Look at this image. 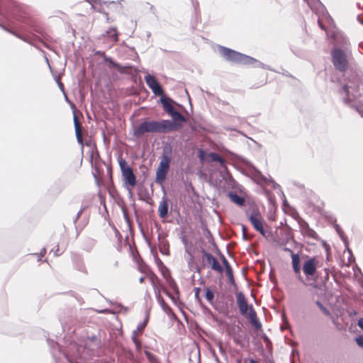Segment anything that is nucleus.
Here are the masks:
<instances>
[{"instance_id":"nucleus-1","label":"nucleus","mask_w":363,"mask_h":363,"mask_svg":"<svg viewBox=\"0 0 363 363\" xmlns=\"http://www.w3.org/2000/svg\"><path fill=\"white\" fill-rule=\"evenodd\" d=\"M28 8L14 1L4 2L0 6V27L23 41L35 47L38 40L35 34H42L43 29L28 13Z\"/></svg>"},{"instance_id":"nucleus-2","label":"nucleus","mask_w":363,"mask_h":363,"mask_svg":"<svg viewBox=\"0 0 363 363\" xmlns=\"http://www.w3.org/2000/svg\"><path fill=\"white\" fill-rule=\"evenodd\" d=\"M341 95H344L343 102L352 107L363 118V80L357 77L349 79L339 90Z\"/></svg>"},{"instance_id":"nucleus-3","label":"nucleus","mask_w":363,"mask_h":363,"mask_svg":"<svg viewBox=\"0 0 363 363\" xmlns=\"http://www.w3.org/2000/svg\"><path fill=\"white\" fill-rule=\"evenodd\" d=\"M182 127V123L169 119L160 121L145 120L134 128L133 136L140 138L145 133H168Z\"/></svg>"},{"instance_id":"nucleus-4","label":"nucleus","mask_w":363,"mask_h":363,"mask_svg":"<svg viewBox=\"0 0 363 363\" xmlns=\"http://www.w3.org/2000/svg\"><path fill=\"white\" fill-rule=\"evenodd\" d=\"M218 52L225 60L238 65H245L255 61V58L223 45H218Z\"/></svg>"},{"instance_id":"nucleus-5","label":"nucleus","mask_w":363,"mask_h":363,"mask_svg":"<svg viewBox=\"0 0 363 363\" xmlns=\"http://www.w3.org/2000/svg\"><path fill=\"white\" fill-rule=\"evenodd\" d=\"M172 159V149L168 150L164 147L162 152V157L160 162L159 166L156 171L155 182L159 184H162L167 178V173L169 170L170 162Z\"/></svg>"},{"instance_id":"nucleus-6","label":"nucleus","mask_w":363,"mask_h":363,"mask_svg":"<svg viewBox=\"0 0 363 363\" xmlns=\"http://www.w3.org/2000/svg\"><path fill=\"white\" fill-rule=\"evenodd\" d=\"M350 51L342 50L339 48H333L330 52L332 62L335 68L340 72H345L349 65L348 57Z\"/></svg>"},{"instance_id":"nucleus-7","label":"nucleus","mask_w":363,"mask_h":363,"mask_svg":"<svg viewBox=\"0 0 363 363\" xmlns=\"http://www.w3.org/2000/svg\"><path fill=\"white\" fill-rule=\"evenodd\" d=\"M118 164L124 182L130 186H135L137 181L133 169L128 164L125 160L121 157L118 160Z\"/></svg>"},{"instance_id":"nucleus-8","label":"nucleus","mask_w":363,"mask_h":363,"mask_svg":"<svg viewBox=\"0 0 363 363\" xmlns=\"http://www.w3.org/2000/svg\"><path fill=\"white\" fill-rule=\"evenodd\" d=\"M307 3L313 12L320 15L323 20H325L329 24L333 23L332 17L328 13L325 6L320 0H311V1H307Z\"/></svg>"},{"instance_id":"nucleus-9","label":"nucleus","mask_w":363,"mask_h":363,"mask_svg":"<svg viewBox=\"0 0 363 363\" xmlns=\"http://www.w3.org/2000/svg\"><path fill=\"white\" fill-rule=\"evenodd\" d=\"M249 220L254 228L262 236L267 237L266 231L263 227V219L257 211H253L249 216Z\"/></svg>"},{"instance_id":"nucleus-10","label":"nucleus","mask_w":363,"mask_h":363,"mask_svg":"<svg viewBox=\"0 0 363 363\" xmlns=\"http://www.w3.org/2000/svg\"><path fill=\"white\" fill-rule=\"evenodd\" d=\"M145 81L155 95L162 96L164 94V90L162 86L153 75H151L150 74L145 75Z\"/></svg>"},{"instance_id":"nucleus-11","label":"nucleus","mask_w":363,"mask_h":363,"mask_svg":"<svg viewBox=\"0 0 363 363\" xmlns=\"http://www.w3.org/2000/svg\"><path fill=\"white\" fill-rule=\"evenodd\" d=\"M318 261L315 257H311L303 264V272L307 279L312 278L317 271Z\"/></svg>"},{"instance_id":"nucleus-12","label":"nucleus","mask_w":363,"mask_h":363,"mask_svg":"<svg viewBox=\"0 0 363 363\" xmlns=\"http://www.w3.org/2000/svg\"><path fill=\"white\" fill-rule=\"evenodd\" d=\"M201 252L202 253L203 257L206 259L207 263L211 266V269L220 274L223 273V267L211 253L207 252L204 249H201Z\"/></svg>"},{"instance_id":"nucleus-13","label":"nucleus","mask_w":363,"mask_h":363,"mask_svg":"<svg viewBox=\"0 0 363 363\" xmlns=\"http://www.w3.org/2000/svg\"><path fill=\"white\" fill-rule=\"evenodd\" d=\"M301 233L303 235L310 238L314 240H318L319 238L315 231L310 228L308 223L304 220L298 221Z\"/></svg>"},{"instance_id":"nucleus-14","label":"nucleus","mask_w":363,"mask_h":363,"mask_svg":"<svg viewBox=\"0 0 363 363\" xmlns=\"http://www.w3.org/2000/svg\"><path fill=\"white\" fill-rule=\"evenodd\" d=\"M335 43L333 48H339L342 50H350V42L348 38L341 33L334 35Z\"/></svg>"},{"instance_id":"nucleus-15","label":"nucleus","mask_w":363,"mask_h":363,"mask_svg":"<svg viewBox=\"0 0 363 363\" xmlns=\"http://www.w3.org/2000/svg\"><path fill=\"white\" fill-rule=\"evenodd\" d=\"M236 301L240 313L242 315H246L250 306H248L247 298L242 291L236 294Z\"/></svg>"},{"instance_id":"nucleus-16","label":"nucleus","mask_w":363,"mask_h":363,"mask_svg":"<svg viewBox=\"0 0 363 363\" xmlns=\"http://www.w3.org/2000/svg\"><path fill=\"white\" fill-rule=\"evenodd\" d=\"M96 54L103 56L104 60L109 63L108 66L110 68H116L120 72V73L125 72L124 67L121 65L117 62H115L114 60H113V59L111 57L106 56L104 52L98 51V52H96Z\"/></svg>"},{"instance_id":"nucleus-17","label":"nucleus","mask_w":363,"mask_h":363,"mask_svg":"<svg viewBox=\"0 0 363 363\" xmlns=\"http://www.w3.org/2000/svg\"><path fill=\"white\" fill-rule=\"evenodd\" d=\"M252 179L259 185L267 184L269 182H272V179H269L257 169H255L252 172Z\"/></svg>"},{"instance_id":"nucleus-18","label":"nucleus","mask_w":363,"mask_h":363,"mask_svg":"<svg viewBox=\"0 0 363 363\" xmlns=\"http://www.w3.org/2000/svg\"><path fill=\"white\" fill-rule=\"evenodd\" d=\"M291 259H292V261H291L292 267H293L294 272L296 274L300 275L301 267V259H300L299 255L291 252ZM298 279L300 281H303V279L301 277V276L298 277Z\"/></svg>"},{"instance_id":"nucleus-19","label":"nucleus","mask_w":363,"mask_h":363,"mask_svg":"<svg viewBox=\"0 0 363 363\" xmlns=\"http://www.w3.org/2000/svg\"><path fill=\"white\" fill-rule=\"evenodd\" d=\"M168 200L163 196L158 207V213L161 218H166L168 216Z\"/></svg>"},{"instance_id":"nucleus-20","label":"nucleus","mask_w":363,"mask_h":363,"mask_svg":"<svg viewBox=\"0 0 363 363\" xmlns=\"http://www.w3.org/2000/svg\"><path fill=\"white\" fill-rule=\"evenodd\" d=\"M160 103L162 104L163 110L167 113L169 114L174 109V107L172 105V100L165 95H162L160 99Z\"/></svg>"},{"instance_id":"nucleus-21","label":"nucleus","mask_w":363,"mask_h":363,"mask_svg":"<svg viewBox=\"0 0 363 363\" xmlns=\"http://www.w3.org/2000/svg\"><path fill=\"white\" fill-rule=\"evenodd\" d=\"M248 318L250 323L255 327V328L257 330L261 328L262 324L257 319V313L252 305L249 307Z\"/></svg>"},{"instance_id":"nucleus-22","label":"nucleus","mask_w":363,"mask_h":363,"mask_svg":"<svg viewBox=\"0 0 363 363\" xmlns=\"http://www.w3.org/2000/svg\"><path fill=\"white\" fill-rule=\"evenodd\" d=\"M155 296L157 302L160 303L161 308L167 315L172 313V308L165 303L164 298L161 296L160 291H156Z\"/></svg>"},{"instance_id":"nucleus-23","label":"nucleus","mask_w":363,"mask_h":363,"mask_svg":"<svg viewBox=\"0 0 363 363\" xmlns=\"http://www.w3.org/2000/svg\"><path fill=\"white\" fill-rule=\"evenodd\" d=\"M228 197L230 199L239 206H242L245 203V199L244 197L239 196L238 194L235 192L230 191L228 194Z\"/></svg>"},{"instance_id":"nucleus-24","label":"nucleus","mask_w":363,"mask_h":363,"mask_svg":"<svg viewBox=\"0 0 363 363\" xmlns=\"http://www.w3.org/2000/svg\"><path fill=\"white\" fill-rule=\"evenodd\" d=\"M158 240H159V249L160 252L165 255H169V243L167 240L162 239L161 235H158Z\"/></svg>"},{"instance_id":"nucleus-25","label":"nucleus","mask_w":363,"mask_h":363,"mask_svg":"<svg viewBox=\"0 0 363 363\" xmlns=\"http://www.w3.org/2000/svg\"><path fill=\"white\" fill-rule=\"evenodd\" d=\"M168 115L172 117V121L177 122L179 123H181V122H186V117H184L180 112H179L175 108Z\"/></svg>"},{"instance_id":"nucleus-26","label":"nucleus","mask_w":363,"mask_h":363,"mask_svg":"<svg viewBox=\"0 0 363 363\" xmlns=\"http://www.w3.org/2000/svg\"><path fill=\"white\" fill-rule=\"evenodd\" d=\"M209 157L212 161L219 162L221 167H223V168L226 167L225 160L223 157H222L219 154H218L216 152H211L209 154Z\"/></svg>"},{"instance_id":"nucleus-27","label":"nucleus","mask_w":363,"mask_h":363,"mask_svg":"<svg viewBox=\"0 0 363 363\" xmlns=\"http://www.w3.org/2000/svg\"><path fill=\"white\" fill-rule=\"evenodd\" d=\"M166 283L169 286V288L172 289L173 292L176 295H179V287L175 281V280L172 277H167Z\"/></svg>"},{"instance_id":"nucleus-28","label":"nucleus","mask_w":363,"mask_h":363,"mask_svg":"<svg viewBox=\"0 0 363 363\" xmlns=\"http://www.w3.org/2000/svg\"><path fill=\"white\" fill-rule=\"evenodd\" d=\"M335 228L336 232L338 233V235L341 238V239L343 240L344 244L345 245V246H346V247L347 249V251L350 253V256L354 259V257L352 256V250L348 248L347 241L346 238L344 236V234H343V232H342L341 228L340 227V225H335Z\"/></svg>"},{"instance_id":"nucleus-29","label":"nucleus","mask_w":363,"mask_h":363,"mask_svg":"<svg viewBox=\"0 0 363 363\" xmlns=\"http://www.w3.org/2000/svg\"><path fill=\"white\" fill-rule=\"evenodd\" d=\"M144 353L150 363H160L158 358L150 352L145 350Z\"/></svg>"},{"instance_id":"nucleus-30","label":"nucleus","mask_w":363,"mask_h":363,"mask_svg":"<svg viewBox=\"0 0 363 363\" xmlns=\"http://www.w3.org/2000/svg\"><path fill=\"white\" fill-rule=\"evenodd\" d=\"M320 277L323 284H325L329 279V270L327 268L324 269V276L322 277V273L318 272L316 274V278Z\"/></svg>"},{"instance_id":"nucleus-31","label":"nucleus","mask_w":363,"mask_h":363,"mask_svg":"<svg viewBox=\"0 0 363 363\" xmlns=\"http://www.w3.org/2000/svg\"><path fill=\"white\" fill-rule=\"evenodd\" d=\"M245 65H252L255 67H260L264 69L271 70L270 67L268 65H264V63L257 60L256 59H255V61L251 62L250 63H245Z\"/></svg>"},{"instance_id":"nucleus-32","label":"nucleus","mask_w":363,"mask_h":363,"mask_svg":"<svg viewBox=\"0 0 363 363\" xmlns=\"http://www.w3.org/2000/svg\"><path fill=\"white\" fill-rule=\"evenodd\" d=\"M106 33L109 37L113 38L114 42H117L118 40V33L116 28H110L106 31Z\"/></svg>"},{"instance_id":"nucleus-33","label":"nucleus","mask_w":363,"mask_h":363,"mask_svg":"<svg viewBox=\"0 0 363 363\" xmlns=\"http://www.w3.org/2000/svg\"><path fill=\"white\" fill-rule=\"evenodd\" d=\"M135 335H136V331H134L133 335L132 336V340L135 344L136 351L138 352H140L142 351V345H141V342L136 338Z\"/></svg>"},{"instance_id":"nucleus-34","label":"nucleus","mask_w":363,"mask_h":363,"mask_svg":"<svg viewBox=\"0 0 363 363\" xmlns=\"http://www.w3.org/2000/svg\"><path fill=\"white\" fill-rule=\"evenodd\" d=\"M225 273H226V276L228 278L229 282L232 285L235 286V279H234L233 272L232 267L229 268V269L228 268L227 269H225Z\"/></svg>"},{"instance_id":"nucleus-35","label":"nucleus","mask_w":363,"mask_h":363,"mask_svg":"<svg viewBox=\"0 0 363 363\" xmlns=\"http://www.w3.org/2000/svg\"><path fill=\"white\" fill-rule=\"evenodd\" d=\"M205 290H206L205 297H206V300L209 303H212V301H213V300L214 298V293H213V291L211 289H209V288H206Z\"/></svg>"},{"instance_id":"nucleus-36","label":"nucleus","mask_w":363,"mask_h":363,"mask_svg":"<svg viewBox=\"0 0 363 363\" xmlns=\"http://www.w3.org/2000/svg\"><path fill=\"white\" fill-rule=\"evenodd\" d=\"M315 304L318 306V308L322 311V312L327 316H330L331 313L325 306L323 305V303L320 301H316Z\"/></svg>"},{"instance_id":"nucleus-37","label":"nucleus","mask_w":363,"mask_h":363,"mask_svg":"<svg viewBox=\"0 0 363 363\" xmlns=\"http://www.w3.org/2000/svg\"><path fill=\"white\" fill-rule=\"evenodd\" d=\"M75 267L78 271H80L82 272H86L85 265L81 260H79L77 262H76Z\"/></svg>"},{"instance_id":"nucleus-38","label":"nucleus","mask_w":363,"mask_h":363,"mask_svg":"<svg viewBox=\"0 0 363 363\" xmlns=\"http://www.w3.org/2000/svg\"><path fill=\"white\" fill-rule=\"evenodd\" d=\"M75 135L77 138V140L79 144H83V138L82 135V130H75Z\"/></svg>"},{"instance_id":"nucleus-39","label":"nucleus","mask_w":363,"mask_h":363,"mask_svg":"<svg viewBox=\"0 0 363 363\" xmlns=\"http://www.w3.org/2000/svg\"><path fill=\"white\" fill-rule=\"evenodd\" d=\"M86 206H82L80 210L77 212L75 218H74L73 220V223L74 225H76L77 220H79V218H80L82 213H83V211L86 209Z\"/></svg>"},{"instance_id":"nucleus-40","label":"nucleus","mask_w":363,"mask_h":363,"mask_svg":"<svg viewBox=\"0 0 363 363\" xmlns=\"http://www.w3.org/2000/svg\"><path fill=\"white\" fill-rule=\"evenodd\" d=\"M221 261H222V262H223V265H224V267H225V269H227L228 268V269H229V268H231V266H230V264H229V262H228V259H226V257H225L224 255H221Z\"/></svg>"},{"instance_id":"nucleus-41","label":"nucleus","mask_w":363,"mask_h":363,"mask_svg":"<svg viewBox=\"0 0 363 363\" xmlns=\"http://www.w3.org/2000/svg\"><path fill=\"white\" fill-rule=\"evenodd\" d=\"M179 295H176L175 294L174 295L172 294L169 298L172 301V302L175 305H177L178 303H180V302L179 301Z\"/></svg>"},{"instance_id":"nucleus-42","label":"nucleus","mask_w":363,"mask_h":363,"mask_svg":"<svg viewBox=\"0 0 363 363\" xmlns=\"http://www.w3.org/2000/svg\"><path fill=\"white\" fill-rule=\"evenodd\" d=\"M355 341L357 345L359 347L363 348V335H359L355 338Z\"/></svg>"},{"instance_id":"nucleus-43","label":"nucleus","mask_w":363,"mask_h":363,"mask_svg":"<svg viewBox=\"0 0 363 363\" xmlns=\"http://www.w3.org/2000/svg\"><path fill=\"white\" fill-rule=\"evenodd\" d=\"M161 272H162V274L163 277L165 279V280H167V277H172L169 269L165 267H164V269H162Z\"/></svg>"},{"instance_id":"nucleus-44","label":"nucleus","mask_w":363,"mask_h":363,"mask_svg":"<svg viewBox=\"0 0 363 363\" xmlns=\"http://www.w3.org/2000/svg\"><path fill=\"white\" fill-rule=\"evenodd\" d=\"M317 15H318V23L319 27H320L322 30H326V27L323 25V22H322L323 19L321 18L320 15H319V14H317Z\"/></svg>"},{"instance_id":"nucleus-45","label":"nucleus","mask_w":363,"mask_h":363,"mask_svg":"<svg viewBox=\"0 0 363 363\" xmlns=\"http://www.w3.org/2000/svg\"><path fill=\"white\" fill-rule=\"evenodd\" d=\"M46 248L45 247H43L40 252V253H34L33 255L37 256V257H43L45 256V255L46 254Z\"/></svg>"},{"instance_id":"nucleus-46","label":"nucleus","mask_w":363,"mask_h":363,"mask_svg":"<svg viewBox=\"0 0 363 363\" xmlns=\"http://www.w3.org/2000/svg\"><path fill=\"white\" fill-rule=\"evenodd\" d=\"M56 80V82L60 88V89L63 92L65 93V88H64V85L60 81L59 78H56L55 79Z\"/></svg>"},{"instance_id":"nucleus-47","label":"nucleus","mask_w":363,"mask_h":363,"mask_svg":"<svg viewBox=\"0 0 363 363\" xmlns=\"http://www.w3.org/2000/svg\"><path fill=\"white\" fill-rule=\"evenodd\" d=\"M229 185H230L232 187H233L234 184L235 183V180L233 179L231 176H228V178L226 181Z\"/></svg>"},{"instance_id":"nucleus-48","label":"nucleus","mask_w":363,"mask_h":363,"mask_svg":"<svg viewBox=\"0 0 363 363\" xmlns=\"http://www.w3.org/2000/svg\"><path fill=\"white\" fill-rule=\"evenodd\" d=\"M150 281H151V284L152 285L155 294H156V291H160V290L157 289V286H156V284L155 283L154 277H150Z\"/></svg>"},{"instance_id":"nucleus-49","label":"nucleus","mask_w":363,"mask_h":363,"mask_svg":"<svg viewBox=\"0 0 363 363\" xmlns=\"http://www.w3.org/2000/svg\"><path fill=\"white\" fill-rule=\"evenodd\" d=\"M199 290H200L199 288H196L195 289V291H196V292H195V298L198 300V301L201 302V298H200V296L199 295Z\"/></svg>"},{"instance_id":"nucleus-50","label":"nucleus","mask_w":363,"mask_h":363,"mask_svg":"<svg viewBox=\"0 0 363 363\" xmlns=\"http://www.w3.org/2000/svg\"><path fill=\"white\" fill-rule=\"evenodd\" d=\"M74 129L75 130H80L81 129V125H80L79 121H74Z\"/></svg>"},{"instance_id":"nucleus-51","label":"nucleus","mask_w":363,"mask_h":363,"mask_svg":"<svg viewBox=\"0 0 363 363\" xmlns=\"http://www.w3.org/2000/svg\"><path fill=\"white\" fill-rule=\"evenodd\" d=\"M357 325L359 327V328L363 330V318H361L358 320Z\"/></svg>"},{"instance_id":"nucleus-52","label":"nucleus","mask_w":363,"mask_h":363,"mask_svg":"<svg viewBox=\"0 0 363 363\" xmlns=\"http://www.w3.org/2000/svg\"><path fill=\"white\" fill-rule=\"evenodd\" d=\"M283 250L284 252H289L290 254V255L291 256V252H294L290 248L287 247H284L283 248Z\"/></svg>"},{"instance_id":"nucleus-53","label":"nucleus","mask_w":363,"mask_h":363,"mask_svg":"<svg viewBox=\"0 0 363 363\" xmlns=\"http://www.w3.org/2000/svg\"><path fill=\"white\" fill-rule=\"evenodd\" d=\"M150 10L153 14H156V9L152 5H150Z\"/></svg>"},{"instance_id":"nucleus-54","label":"nucleus","mask_w":363,"mask_h":363,"mask_svg":"<svg viewBox=\"0 0 363 363\" xmlns=\"http://www.w3.org/2000/svg\"><path fill=\"white\" fill-rule=\"evenodd\" d=\"M162 291L168 297L172 294L167 289H163Z\"/></svg>"},{"instance_id":"nucleus-55","label":"nucleus","mask_w":363,"mask_h":363,"mask_svg":"<svg viewBox=\"0 0 363 363\" xmlns=\"http://www.w3.org/2000/svg\"><path fill=\"white\" fill-rule=\"evenodd\" d=\"M117 307L119 308L118 311V312L121 311L122 309H125V308L121 304H118Z\"/></svg>"},{"instance_id":"nucleus-56","label":"nucleus","mask_w":363,"mask_h":363,"mask_svg":"<svg viewBox=\"0 0 363 363\" xmlns=\"http://www.w3.org/2000/svg\"><path fill=\"white\" fill-rule=\"evenodd\" d=\"M242 232H243V235H242L243 239L244 240H247V236H246V234L245 233V227L244 226H242Z\"/></svg>"},{"instance_id":"nucleus-57","label":"nucleus","mask_w":363,"mask_h":363,"mask_svg":"<svg viewBox=\"0 0 363 363\" xmlns=\"http://www.w3.org/2000/svg\"><path fill=\"white\" fill-rule=\"evenodd\" d=\"M203 155H204V152L203 150H200L199 151V157L201 158H203Z\"/></svg>"},{"instance_id":"nucleus-58","label":"nucleus","mask_w":363,"mask_h":363,"mask_svg":"<svg viewBox=\"0 0 363 363\" xmlns=\"http://www.w3.org/2000/svg\"><path fill=\"white\" fill-rule=\"evenodd\" d=\"M145 324H146V320L144 322V323H143L141 326L138 327V330H143V327L145 325Z\"/></svg>"},{"instance_id":"nucleus-59","label":"nucleus","mask_w":363,"mask_h":363,"mask_svg":"<svg viewBox=\"0 0 363 363\" xmlns=\"http://www.w3.org/2000/svg\"><path fill=\"white\" fill-rule=\"evenodd\" d=\"M250 363H259V362H257V360L253 359H250Z\"/></svg>"},{"instance_id":"nucleus-60","label":"nucleus","mask_w":363,"mask_h":363,"mask_svg":"<svg viewBox=\"0 0 363 363\" xmlns=\"http://www.w3.org/2000/svg\"><path fill=\"white\" fill-rule=\"evenodd\" d=\"M144 280H145V278L143 277H141L140 279H139V281L140 283H143L144 282Z\"/></svg>"},{"instance_id":"nucleus-61","label":"nucleus","mask_w":363,"mask_h":363,"mask_svg":"<svg viewBox=\"0 0 363 363\" xmlns=\"http://www.w3.org/2000/svg\"><path fill=\"white\" fill-rule=\"evenodd\" d=\"M59 251V248L57 247L55 251H54L55 256H58L57 252Z\"/></svg>"},{"instance_id":"nucleus-62","label":"nucleus","mask_w":363,"mask_h":363,"mask_svg":"<svg viewBox=\"0 0 363 363\" xmlns=\"http://www.w3.org/2000/svg\"><path fill=\"white\" fill-rule=\"evenodd\" d=\"M264 341H265L266 342H270V341H269V339L267 337H264Z\"/></svg>"},{"instance_id":"nucleus-63","label":"nucleus","mask_w":363,"mask_h":363,"mask_svg":"<svg viewBox=\"0 0 363 363\" xmlns=\"http://www.w3.org/2000/svg\"><path fill=\"white\" fill-rule=\"evenodd\" d=\"M74 121H79L78 118H77V116L75 115L74 116Z\"/></svg>"},{"instance_id":"nucleus-64","label":"nucleus","mask_w":363,"mask_h":363,"mask_svg":"<svg viewBox=\"0 0 363 363\" xmlns=\"http://www.w3.org/2000/svg\"><path fill=\"white\" fill-rule=\"evenodd\" d=\"M157 264H161V265H162V264H162V261H161L160 259H158V260H157Z\"/></svg>"}]
</instances>
